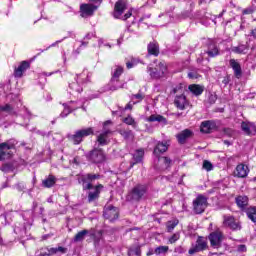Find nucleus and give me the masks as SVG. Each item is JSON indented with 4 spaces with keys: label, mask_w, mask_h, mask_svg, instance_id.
<instances>
[{
    "label": "nucleus",
    "mask_w": 256,
    "mask_h": 256,
    "mask_svg": "<svg viewBox=\"0 0 256 256\" xmlns=\"http://www.w3.org/2000/svg\"><path fill=\"white\" fill-rule=\"evenodd\" d=\"M168 149L169 145L167 142H158L153 151V155L157 158V161L160 164L159 169L161 171L169 169V165H171V159L168 157H161V154L165 153Z\"/></svg>",
    "instance_id": "obj_1"
},
{
    "label": "nucleus",
    "mask_w": 256,
    "mask_h": 256,
    "mask_svg": "<svg viewBox=\"0 0 256 256\" xmlns=\"http://www.w3.org/2000/svg\"><path fill=\"white\" fill-rule=\"evenodd\" d=\"M23 219L25 221L23 226H15L14 233L16 235H20V237H25L27 235V229H31V225H33V211L28 210L23 213Z\"/></svg>",
    "instance_id": "obj_2"
},
{
    "label": "nucleus",
    "mask_w": 256,
    "mask_h": 256,
    "mask_svg": "<svg viewBox=\"0 0 256 256\" xmlns=\"http://www.w3.org/2000/svg\"><path fill=\"white\" fill-rule=\"evenodd\" d=\"M94 131L93 128H83L77 130L74 134H68V139L73 145H81L83 143L84 137H89V135H93Z\"/></svg>",
    "instance_id": "obj_3"
},
{
    "label": "nucleus",
    "mask_w": 256,
    "mask_h": 256,
    "mask_svg": "<svg viewBox=\"0 0 256 256\" xmlns=\"http://www.w3.org/2000/svg\"><path fill=\"white\" fill-rule=\"evenodd\" d=\"M75 100H71L70 102L64 103V110L60 114V117L62 119H65L71 112L75 111V109H79V107H83V100H78L77 98H74Z\"/></svg>",
    "instance_id": "obj_4"
},
{
    "label": "nucleus",
    "mask_w": 256,
    "mask_h": 256,
    "mask_svg": "<svg viewBox=\"0 0 256 256\" xmlns=\"http://www.w3.org/2000/svg\"><path fill=\"white\" fill-rule=\"evenodd\" d=\"M97 179H101V175L99 174H85L78 178V182L82 185L83 189L89 190L93 189V181H97Z\"/></svg>",
    "instance_id": "obj_5"
},
{
    "label": "nucleus",
    "mask_w": 256,
    "mask_h": 256,
    "mask_svg": "<svg viewBox=\"0 0 256 256\" xmlns=\"http://www.w3.org/2000/svg\"><path fill=\"white\" fill-rule=\"evenodd\" d=\"M205 209H207V197L200 194L193 200V211L196 215H201Z\"/></svg>",
    "instance_id": "obj_6"
},
{
    "label": "nucleus",
    "mask_w": 256,
    "mask_h": 256,
    "mask_svg": "<svg viewBox=\"0 0 256 256\" xmlns=\"http://www.w3.org/2000/svg\"><path fill=\"white\" fill-rule=\"evenodd\" d=\"M207 249V238L199 236L195 244L189 249V255H195V253H200V251H205Z\"/></svg>",
    "instance_id": "obj_7"
},
{
    "label": "nucleus",
    "mask_w": 256,
    "mask_h": 256,
    "mask_svg": "<svg viewBox=\"0 0 256 256\" xmlns=\"http://www.w3.org/2000/svg\"><path fill=\"white\" fill-rule=\"evenodd\" d=\"M103 216L108 221L113 222L119 219V208L112 205L105 206Z\"/></svg>",
    "instance_id": "obj_8"
},
{
    "label": "nucleus",
    "mask_w": 256,
    "mask_h": 256,
    "mask_svg": "<svg viewBox=\"0 0 256 256\" xmlns=\"http://www.w3.org/2000/svg\"><path fill=\"white\" fill-rule=\"evenodd\" d=\"M79 83H85V81L83 80V74L77 75V80L69 84L70 95L81 94V92L83 91V87H81V84Z\"/></svg>",
    "instance_id": "obj_9"
},
{
    "label": "nucleus",
    "mask_w": 256,
    "mask_h": 256,
    "mask_svg": "<svg viewBox=\"0 0 256 256\" xmlns=\"http://www.w3.org/2000/svg\"><path fill=\"white\" fill-rule=\"evenodd\" d=\"M87 159L91 163H103L105 161V153H103V150L94 149L87 155Z\"/></svg>",
    "instance_id": "obj_10"
},
{
    "label": "nucleus",
    "mask_w": 256,
    "mask_h": 256,
    "mask_svg": "<svg viewBox=\"0 0 256 256\" xmlns=\"http://www.w3.org/2000/svg\"><path fill=\"white\" fill-rule=\"evenodd\" d=\"M127 9V3L123 0H118L114 5V11L112 12V15L114 19H121V16L123 13H125V10Z\"/></svg>",
    "instance_id": "obj_11"
},
{
    "label": "nucleus",
    "mask_w": 256,
    "mask_h": 256,
    "mask_svg": "<svg viewBox=\"0 0 256 256\" xmlns=\"http://www.w3.org/2000/svg\"><path fill=\"white\" fill-rule=\"evenodd\" d=\"M86 235H90V237H94V244L99 245V238H97V236H95L94 231H89V230H82V231L78 232L74 237V243H79V242L83 241V239H85Z\"/></svg>",
    "instance_id": "obj_12"
},
{
    "label": "nucleus",
    "mask_w": 256,
    "mask_h": 256,
    "mask_svg": "<svg viewBox=\"0 0 256 256\" xmlns=\"http://www.w3.org/2000/svg\"><path fill=\"white\" fill-rule=\"evenodd\" d=\"M209 241L212 247L218 249V247H221V243L223 242V233L219 230L212 232L209 235Z\"/></svg>",
    "instance_id": "obj_13"
},
{
    "label": "nucleus",
    "mask_w": 256,
    "mask_h": 256,
    "mask_svg": "<svg viewBox=\"0 0 256 256\" xmlns=\"http://www.w3.org/2000/svg\"><path fill=\"white\" fill-rule=\"evenodd\" d=\"M145 193H147V186L137 185L132 189L130 195L131 198L134 199V201H139V199H141V197H143Z\"/></svg>",
    "instance_id": "obj_14"
},
{
    "label": "nucleus",
    "mask_w": 256,
    "mask_h": 256,
    "mask_svg": "<svg viewBox=\"0 0 256 256\" xmlns=\"http://www.w3.org/2000/svg\"><path fill=\"white\" fill-rule=\"evenodd\" d=\"M123 87H125V83L123 81H120L119 78H111L104 91H117V89H123Z\"/></svg>",
    "instance_id": "obj_15"
},
{
    "label": "nucleus",
    "mask_w": 256,
    "mask_h": 256,
    "mask_svg": "<svg viewBox=\"0 0 256 256\" xmlns=\"http://www.w3.org/2000/svg\"><path fill=\"white\" fill-rule=\"evenodd\" d=\"M249 175V167L245 164H238L234 170V177L245 179Z\"/></svg>",
    "instance_id": "obj_16"
},
{
    "label": "nucleus",
    "mask_w": 256,
    "mask_h": 256,
    "mask_svg": "<svg viewBox=\"0 0 256 256\" xmlns=\"http://www.w3.org/2000/svg\"><path fill=\"white\" fill-rule=\"evenodd\" d=\"M229 65L234 71L235 78L241 79L243 77V70L241 69V64L235 59H230Z\"/></svg>",
    "instance_id": "obj_17"
},
{
    "label": "nucleus",
    "mask_w": 256,
    "mask_h": 256,
    "mask_svg": "<svg viewBox=\"0 0 256 256\" xmlns=\"http://www.w3.org/2000/svg\"><path fill=\"white\" fill-rule=\"evenodd\" d=\"M241 129L245 135H256V125L253 122H242Z\"/></svg>",
    "instance_id": "obj_18"
},
{
    "label": "nucleus",
    "mask_w": 256,
    "mask_h": 256,
    "mask_svg": "<svg viewBox=\"0 0 256 256\" xmlns=\"http://www.w3.org/2000/svg\"><path fill=\"white\" fill-rule=\"evenodd\" d=\"M217 129V124L213 121H204L201 123L200 131L202 133H213Z\"/></svg>",
    "instance_id": "obj_19"
},
{
    "label": "nucleus",
    "mask_w": 256,
    "mask_h": 256,
    "mask_svg": "<svg viewBox=\"0 0 256 256\" xmlns=\"http://www.w3.org/2000/svg\"><path fill=\"white\" fill-rule=\"evenodd\" d=\"M224 225L225 227H229L232 231H237L241 229V226L235 221L233 216H224Z\"/></svg>",
    "instance_id": "obj_20"
},
{
    "label": "nucleus",
    "mask_w": 256,
    "mask_h": 256,
    "mask_svg": "<svg viewBox=\"0 0 256 256\" xmlns=\"http://www.w3.org/2000/svg\"><path fill=\"white\" fill-rule=\"evenodd\" d=\"M31 67V64L27 61H22L20 65L14 70V77H23V73Z\"/></svg>",
    "instance_id": "obj_21"
},
{
    "label": "nucleus",
    "mask_w": 256,
    "mask_h": 256,
    "mask_svg": "<svg viewBox=\"0 0 256 256\" xmlns=\"http://www.w3.org/2000/svg\"><path fill=\"white\" fill-rule=\"evenodd\" d=\"M13 147V144H9L7 142L0 144V161H3L4 159H7V157H9V152L7 153L6 151H9V149H13Z\"/></svg>",
    "instance_id": "obj_22"
},
{
    "label": "nucleus",
    "mask_w": 256,
    "mask_h": 256,
    "mask_svg": "<svg viewBox=\"0 0 256 256\" xmlns=\"http://www.w3.org/2000/svg\"><path fill=\"white\" fill-rule=\"evenodd\" d=\"M97 7L98 6L93 5V4H82L80 6V11L84 15L91 16V15H93V13H95V11H97Z\"/></svg>",
    "instance_id": "obj_23"
},
{
    "label": "nucleus",
    "mask_w": 256,
    "mask_h": 256,
    "mask_svg": "<svg viewBox=\"0 0 256 256\" xmlns=\"http://www.w3.org/2000/svg\"><path fill=\"white\" fill-rule=\"evenodd\" d=\"M101 189H103V185H98L94 188V191H90L88 193V201L89 203H93V201H97L99 199V195L101 193Z\"/></svg>",
    "instance_id": "obj_24"
},
{
    "label": "nucleus",
    "mask_w": 256,
    "mask_h": 256,
    "mask_svg": "<svg viewBox=\"0 0 256 256\" xmlns=\"http://www.w3.org/2000/svg\"><path fill=\"white\" fill-rule=\"evenodd\" d=\"M188 90L192 95L199 97V95H202L203 91H205V86L199 84H191L188 86Z\"/></svg>",
    "instance_id": "obj_25"
},
{
    "label": "nucleus",
    "mask_w": 256,
    "mask_h": 256,
    "mask_svg": "<svg viewBox=\"0 0 256 256\" xmlns=\"http://www.w3.org/2000/svg\"><path fill=\"white\" fill-rule=\"evenodd\" d=\"M148 55H153L154 57H159V43L153 41L147 46Z\"/></svg>",
    "instance_id": "obj_26"
},
{
    "label": "nucleus",
    "mask_w": 256,
    "mask_h": 256,
    "mask_svg": "<svg viewBox=\"0 0 256 256\" xmlns=\"http://www.w3.org/2000/svg\"><path fill=\"white\" fill-rule=\"evenodd\" d=\"M145 155V151L143 149H138L135 151V153L133 154V160L134 162H132L130 164V169H132V167L137 164V163H141V161H143V157Z\"/></svg>",
    "instance_id": "obj_27"
},
{
    "label": "nucleus",
    "mask_w": 256,
    "mask_h": 256,
    "mask_svg": "<svg viewBox=\"0 0 256 256\" xmlns=\"http://www.w3.org/2000/svg\"><path fill=\"white\" fill-rule=\"evenodd\" d=\"M192 136H193V132L189 129H185L184 131L177 134V139L179 143L183 144L185 143V141H187V139H189V137H192Z\"/></svg>",
    "instance_id": "obj_28"
},
{
    "label": "nucleus",
    "mask_w": 256,
    "mask_h": 256,
    "mask_svg": "<svg viewBox=\"0 0 256 256\" xmlns=\"http://www.w3.org/2000/svg\"><path fill=\"white\" fill-rule=\"evenodd\" d=\"M57 253H61V255H65L67 253V248L63 246H59L56 248H49L48 253L42 254V256H51V255H57Z\"/></svg>",
    "instance_id": "obj_29"
},
{
    "label": "nucleus",
    "mask_w": 256,
    "mask_h": 256,
    "mask_svg": "<svg viewBox=\"0 0 256 256\" xmlns=\"http://www.w3.org/2000/svg\"><path fill=\"white\" fill-rule=\"evenodd\" d=\"M170 95H176V97H185V85L178 84L172 89Z\"/></svg>",
    "instance_id": "obj_30"
},
{
    "label": "nucleus",
    "mask_w": 256,
    "mask_h": 256,
    "mask_svg": "<svg viewBox=\"0 0 256 256\" xmlns=\"http://www.w3.org/2000/svg\"><path fill=\"white\" fill-rule=\"evenodd\" d=\"M236 204L240 209H245L249 205V198L245 195L236 197Z\"/></svg>",
    "instance_id": "obj_31"
},
{
    "label": "nucleus",
    "mask_w": 256,
    "mask_h": 256,
    "mask_svg": "<svg viewBox=\"0 0 256 256\" xmlns=\"http://www.w3.org/2000/svg\"><path fill=\"white\" fill-rule=\"evenodd\" d=\"M177 109H180L183 111L187 105H189V102L187 101V97H177L174 101Z\"/></svg>",
    "instance_id": "obj_32"
},
{
    "label": "nucleus",
    "mask_w": 256,
    "mask_h": 256,
    "mask_svg": "<svg viewBox=\"0 0 256 256\" xmlns=\"http://www.w3.org/2000/svg\"><path fill=\"white\" fill-rule=\"evenodd\" d=\"M133 105H135V102L130 101L124 108L119 107L118 110L112 111L113 115H118V117H123V113L127 111L128 109H133Z\"/></svg>",
    "instance_id": "obj_33"
},
{
    "label": "nucleus",
    "mask_w": 256,
    "mask_h": 256,
    "mask_svg": "<svg viewBox=\"0 0 256 256\" xmlns=\"http://www.w3.org/2000/svg\"><path fill=\"white\" fill-rule=\"evenodd\" d=\"M232 51L238 55H246L247 51H249V47H247L245 44H240L238 46L232 47Z\"/></svg>",
    "instance_id": "obj_34"
},
{
    "label": "nucleus",
    "mask_w": 256,
    "mask_h": 256,
    "mask_svg": "<svg viewBox=\"0 0 256 256\" xmlns=\"http://www.w3.org/2000/svg\"><path fill=\"white\" fill-rule=\"evenodd\" d=\"M55 183H57V178H55V176L53 175H49L46 179L42 181L43 187H46L48 189L53 187Z\"/></svg>",
    "instance_id": "obj_35"
},
{
    "label": "nucleus",
    "mask_w": 256,
    "mask_h": 256,
    "mask_svg": "<svg viewBox=\"0 0 256 256\" xmlns=\"http://www.w3.org/2000/svg\"><path fill=\"white\" fill-rule=\"evenodd\" d=\"M207 54L209 57H217V55H219V48L215 43H210L208 45Z\"/></svg>",
    "instance_id": "obj_36"
},
{
    "label": "nucleus",
    "mask_w": 256,
    "mask_h": 256,
    "mask_svg": "<svg viewBox=\"0 0 256 256\" xmlns=\"http://www.w3.org/2000/svg\"><path fill=\"white\" fill-rule=\"evenodd\" d=\"M246 215L252 223H256V206H250L246 209Z\"/></svg>",
    "instance_id": "obj_37"
},
{
    "label": "nucleus",
    "mask_w": 256,
    "mask_h": 256,
    "mask_svg": "<svg viewBox=\"0 0 256 256\" xmlns=\"http://www.w3.org/2000/svg\"><path fill=\"white\" fill-rule=\"evenodd\" d=\"M123 67L122 66H114L111 71V79H119L121 75H123Z\"/></svg>",
    "instance_id": "obj_38"
},
{
    "label": "nucleus",
    "mask_w": 256,
    "mask_h": 256,
    "mask_svg": "<svg viewBox=\"0 0 256 256\" xmlns=\"http://www.w3.org/2000/svg\"><path fill=\"white\" fill-rule=\"evenodd\" d=\"M109 133L111 132L109 130H106L98 136L97 141L99 145H107V136L109 135Z\"/></svg>",
    "instance_id": "obj_39"
},
{
    "label": "nucleus",
    "mask_w": 256,
    "mask_h": 256,
    "mask_svg": "<svg viewBox=\"0 0 256 256\" xmlns=\"http://www.w3.org/2000/svg\"><path fill=\"white\" fill-rule=\"evenodd\" d=\"M150 76L153 77V79H159V77H163V73L159 71V68H149L148 69Z\"/></svg>",
    "instance_id": "obj_40"
},
{
    "label": "nucleus",
    "mask_w": 256,
    "mask_h": 256,
    "mask_svg": "<svg viewBox=\"0 0 256 256\" xmlns=\"http://www.w3.org/2000/svg\"><path fill=\"white\" fill-rule=\"evenodd\" d=\"M177 225H179V220H177V219H173V220L168 221L166 223L168 233H171V231H173V229H175V227Z\"/></svg>",
    "instance_id": "obj_41"
},
{
    "label": "nucleus",
    "mask_w": 256,
    "mask_h": 256,
    "mask_svg": "<svg viewBox=\"0 0 256 256\" xmlns=\"http://www.w3.org/2000/svg\"><path fill=\"white\" fill-rule=\"evenodd\" d=\"M119 133H120V135H122V137H124V139L131 140L134 137L133 131H131V130H120Z\"/></svg>",
    "instance_id": "obj_42"
},
{
    "label": "nucleus",
    "mask_w": 256,
    "mask_h": 256,
    "mask_svg": "<svg viewBox=\"0 0 256 256\" xmlns=\"http://www.w3.org/2000/svg\"><path fill=\"white\" fill-rule=\"evenodd\" d=\"M122 121L126 125H132V127H134V129H137V122H135V119H133V117L128 116V117L124 118Z\"/></svg>",
    "instance_id": "obj_43"
},
{
    "label": "nucleus",
    "mask_w": 256,
    "mask_h": 256,
    "mask_svg": "<svg viewBox=\"0 0 256 256\" xmlns=\"http://www.w3.org/2000/svg\"><path fill=\"white\" fill-rule=\"evenodd\" d=\"M169 251V246H159L155 249L154 253L156 255H163Z\"/></svg>",
    "instance_id": "obj_44"
},
{
    "label": "nucleus",
    "mask_w": 256,
    "mask_h": 256,
    "mask_svg": "<svg viewBox=\"0 0 256 256\" xmlns=\"http://www.w3.org/2000/svg\"><path fill=\"white\" fill-rule=\"evenodd\" d=\"M148 121L150 122H155V121H158V123H161V121H165V118L161 115H151L149 118H148Z\"/></svg>",
    "instance_id": "obj_45"
},
{
    "label": "nucleus",
    "mask_w": 256,
    "mask_h": 256,
    "mask_svg": "<svg viewBox=\"0 0 256 256\" xmlns=\"http://www.w3.org/2000/svg\"><path fill=\"white\" fill-rule=\"evenodd\" d=\"M179 239H181V234L179 232H176L169 238V243L173 245V243H177Z\"/></svg>",
    "instance_id": "obj_46"
},
{
    "label": "nucleus",
    "mask_w": 256,
    "mask_h": 256,
    "mask_svg": "<svg viewBox=\"0 0 256 256\" xmlns=\"http://www.w3.org/2000/svg\"><path fill=\"white\" fill-rule=\"evenodd\" d=\"M202 167L205 171H213V164L209 160H204Z\"/></svg>",
    "instance_id": "obj_47"
},
{
    "label": "nucleus",
    "mask_w": 256,
    "mask_h": 256,
    "mask_svg": "<svg viewBox=\"0 0 256 256\" xmlns=\"http://www.w3.org/2000/svg\"><path fill=\"white\" fill-rule=\"evenodd\" d=\"M242 13L243 15H251L255 13V6H250L248 8H245Z\"/></svg>",
    "instance_id": "obj_48"
},
{
    "label": "nucleus",
    "mask_w": 256,
    "mask_h": 256,
    "mask_svg": "<svg viewBox=\"0 0 256 256\" xmlns=\"http://www.w3.org/2000/svg\"><path fill=\"white\" fill-rule=\"evenodd\" d=\"M156 68L159 69V71L162 72L163 75H165V72L167 71V66L165 65V63L160 62Z\"/></svg>",
    "instance_id": "obj_49"
},
{
    "label": "nucleus",
    "mask_w": 256,
    "mask_h": 256,
    "mask_svg": "<svg viewBox=\"0 0 256 256\" xmlns=\"http://www.w3.org/2000/svg\"><path fill=\"white\" fill-rule=\"evenodd\" d=\"M12 107L9 104H6L4 106H0V111H4L5 113H11Z\"/></svg>",
    "instance_id": "obj_50"
},
{
    "label": "nucleus",
    "mask_w": 256,
    "mask_h": 256,
    "mask_svg": "<svg viewBox=\"0 0 256 256\" xmlns=\"http://www.w3.org/2000/svg\"><path fill=\"white\" fill-rule=\"evenodd\" d=\"M237 251L239 253H245V251H247V246H245L244 244H241L237 247Z\"/></svg>",
    "instance_id": "obj_51"
},
{
    "label": "nucleus",
    "mask_w": 256,
    "mask_h": 256,
    "mask_svg": "<svg viewBox=\"0 0 256 256\" xmlns=\"http://www.w3.org/2000/svg\"><path fill=\"white\" fill-rule=\"evenodd\" d=\"M131 15H133V13H131V11L127 12L124 16H122V21H127L129 19V17H131Z\"/></svg>",
    "instance_id": "obj_52"
},
{
    "label": "nucleus",
    "mask_w": 256,
    "mask_h": 256,
    "mask_svg": "<svg viewBox=\"0 0 256 256\" xmlns=\"http://www.w3.org/2000/svg\"><path fill=\"white\" fill-rule=\"evenodd\" d=\"M224 133L225 135H228V137H231V135H233V130L230 128H225Z\"/></svg>",
    "instance_id": "obj_53"
},
{
    "label": "nucleus",
    "mask_w": 256,
    "mask_h": 256,
    "mask_svg": "<svg viewBox=\"0 0 256 256\" xmlns=\"http://www.w3.org/2000/svg\"><path fill=\"white\" fill-rule=\"evenodd\" d=\"M64 39H67V37H64L62 40H57L56 42L52 43V44L48 47V49H50V47H55L56 45H59V43H62V41H63Z\"/></svg>",
    "instance_id": "obj_54"
},
{
    "label": "nucleus",
    "mask_w": 256,
    "mask_h": 256,
    "mask_svg": "<svg viewBox=\"0 0 256 256\" xmlns=\"http://www.w3.org/2000/svg\"><path fill=\"white\" fill-rule=\"evenodd\" d=\"M189 79H197V73L195 72H189L188 73Z\"/></svg>",
    "instance_id": "obj_55"
},
{
    "label": "nucleus",
    "mask_w": 256,
    "mask_h": 256,
    "mask_svg": "<svg viewBox=\"0 0 256 256\" xmlns=\"http://www.w3.org/2000/svg\"><path fill=\"white\" fill-rule=\"evenodd\" d=\"M16 188L18 189V191H23V189H25V185L23 183H18L16 185Z\"/></svg>",
    "instance_id": "obj_56"
},
{
    "label": "nucleus",
    "mask_w": 256,
    "mask_h": 256,
    "mask_svg": "<svg viewBox=\"0 0 256 256\" xmlns=\"http://www.w3.org/2000/svg\"><path fill=\"white\" fill-rule=\"evenodd\" d=\"M134 66H135V64L133 62H127L126 63L127 69H133Z\"/></svg>",
    "instance_id": "obj_57"
},
{
    "label": "nucleus",
    "mask_w": 256,
    "mask_h": 256,
    "mask_svg": "<svg viewBox=\"0 0 256 256\" xmlns=\"http://www.w3.org/2000/svg\"><path fill=\"white\" fill-rule=\"evenodd\" d=\"M87 39H93V33H88L85 37H84V41Z\"/></svg>",
    "instance_id": "obj_58"
},
{
    "label": "nucleus",
    "mask_w": 256,
    "mask_h": 256,
    "mask_svg": "<svg viewBox=\"0 0 256 256\" xmlns=\"http://www.w3.org/2000/svg\"><path fill=\"white\" fill-rule=\"evenodd\" d=\"M90 3H98L99 5H101V3H103V0H89Z\"/></svg>",
    "instance_id": "obj_59"
},
{
    "label": "nucleus",
    "mask_w": 256,
    "mask_h": 256,
    "mask_svg": "<svg viewBox=\"0 0 256 256\" xmlns=\"http://www.w3.org/2000/svg\"><path fill=\"white\" fill-rule=\"evenodd\" d=\"M134 253H135L136 256L141 255V249L136 248L135 251H134Z\"/></svg>",
    "instance_id": "obj_60"
},
{
    "label": "nucleus",
    "mask_w": 256,
    "mask_h": 256,
    "mask_svg": "<svg viewBox=\"0 0 256 256\" xmlns=\"http://www.w3.org/2000/svg\"><path fill=\"white\" fill-rule=\"evenodd\" d=\"M54 73H59V71L50 72V73L44 72V75H46V77H51V75H53Z\"/></svg>",
    "instance_id": "obj_61"
},
{
    "label": "nucleus",
    "mask_w": 256,
    "mask_h": 256,
    "mask_svg": "<svg viewBox=\"0 0 256 256\" xmlns=\"http://www.w3.org/2000/svg\"><path fill=\"white\" fill-rule=\"evenodd\" d=\"M251 35L256 39V28L251 31Z\"/></svg>",
    "instance_id": "obj_62"
},
{
    "label": "nucleus",
    "mask_w": 256,
    "mask_h": 256,
    "mask_svg": "<svg viewBox=\"0 0 256 256\" xmlns=\"http://www.w3.org/2000/svg\"><path fill=\"white\" fill-rule=\"evenodd\" d=\"M222 83H224V85H227L229 83V78H224V80L222 81Z\"/></svg>",
    "instance_id": "obj_63"
},
{
    "label": "nucleus",
    "mask_w": 256,
    "mask_h": 256,
    "mask_svg": "<svg viewBox=\"0 0 256 256\" xmlns=\"http://www.w3.org/2000/svg\"><path fill=\"white\" fill-rule=\"evenodd\" d=\"M108 125H111V121H106V122L104 123V127H107Z\"/></svg>",
    "instance_id": "obj_64"
}]
</instances>
